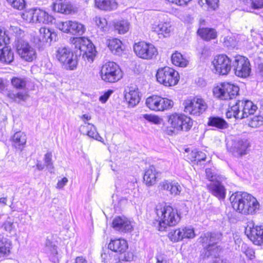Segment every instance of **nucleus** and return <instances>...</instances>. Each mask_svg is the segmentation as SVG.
<instances>
[{"label":"nucleus","instance_id":"f257e3e1","mask_svg":"<svg viewBox=\"0 0 263 263\" xmlns=\"http://www.w3.org/2000/svg\"><path fill=\"white\" fill-rule=\"evenodd\" d=\"M230 200L233 208L242 214H254L259 208L257 199L246 192H237L231 195Z\"/></svg>","mask_w":263,"mask_h":263},{"label":"nucleus","instance_id":"f03ea898","mask_svg":"<svg viewBox=\"0 0 263 263\" xmlns=\"http://www.w3.org/2000/svg\"><path fill=\"white\" fill-rule=\"evenodd\" d=\"M155 213L159 222V230L164 231L167 226L176 225L180 220L177 211L172 206L159 203L155 207Z\"/></svg>","mask_w":263,"mask_h":263},{"label":"nucleus","instance_id":"7ed1b4c3","mask_svg":"<svg viewBox=\"0 0 263 263\" xmlns=\"http://www.w3.org/2000/svg\"><path fill=\"white\" fill-rule=\"evenodd\" d=\"M229 108L226 112L228 118L234 117L241 119L253 115L257 109V107L249 100H237L234 104L230 102Z\"/></svg>","mask_w":263,"mask_h":263},{"label":"nucleus","instance_id":"20e7f679","mask_svg":"<svg viewBox=\"0 0 263 263\" xmlns=\"http://www.w3.org/2000/svg\"><path fill=\"white\" fill-rule=\"evenodd\" d=\"M70 42L74 46L76 51L82 55L84 60L92 62L96 54L93 45L87 37H73L70 39Z\"/></svg>","mask_w":263,"mask_h":263},{"label":"nucleus","instance_id":"39448f33","mask_svg":"<svg viewBox=\"0 0 263 263\" xmlns=\"http://www.w3.org/2000/svg\"><path fill=\"white\" fill-rule=\"evenodd\" d=\"M222 236L220 232H207L200 236L199 239L200 242L205 245V256H216L219 251V248L216 244L221 239Z\"/></svg>","mask_w":263,"mask_h":263},{"label":"nucleus","instance_id":"423d86ee","mask_svg":"<svg viewBox=\"0 0 263 263\" xmlns=\"http://www.w3.org/2000/svg\"><path fill=\"white\" fill-rule=\"evenodd\" d=\"M102 80L107 83H115L122 78V71L118 65L114 62L104 64L100 71Z\"/></svg>","mask_w":263,"mask_h":263},{"label":"nucleus","instance_id":"0eeeda50","mask_svg":"<svg viewBox=\"0 0 263 263\" xmlns=\"http://www.w3.org/2000/svg\"><path fill=\"white\" fill-rule=\"evenodd\" d=\"M55 57L64 69L73 70L77 68V55H74L69 48L66 47H59L56 51Z\"/></svg>","mask_w":263,"mask_h":263},{"label":"nucleus","instance_id":"6e6552de","mask_svg":"<svg viewBox=\"0 0 263 263\" xmlns=\"http://www.w3.org/2000/svg\"><path fill=\"white\" fill-rule=\"evenodd\" d=\"M157 81L165 86H174L179 80V74L174 69L166 66L160 68L156 73Z\"/></svg>","mask_w":263,"mask_h":263},{"label":"nucleus","instance_id":"1a4fd4ad","mask_svg":"<svg viewBox=\"0 0 263 263\" xmlns=\"http://www.w3.org/2000/svg\"><path fill=\"white\" fill-rule=\"evenodd\" d=\"M183 104L185 112L196 116L202 114L208 108L205 101L199 96L185 100Z\"/></svg>","mask_w":263,"mask_h":263},{"label":"nucleus","instance_id":"9d476101","mask_svg":"<svg viewBox=\"0 0 263 263\" xmlns=\"http://www.w3.org/2000/svg\"><path fill=\"white\" fill-rule=\"evenodd\" d=\"M239 90L237 86L224 82L214 88L213 93L221 100H232L238 94Z\"/></svg>","mask_w":263,"mask_h":263},{"label":"nucleus","instance_id":"9b49d317","mask_svg":"<svg viewBox=\"0 0 263 263\" xmlns=\"http://www.w3.org/2000/svg\"><path fill=\"white\" fill-rule=\"evenodd\" d=\"M15 46L17 54L24 61L30 62L36 58L35 48L27 41L18 39Z\"/></svg>","mask_w":263,"mask_h":263},{"label":"nucleus","instance_id":"f8f14e48","mask_svg":"<svg viewBox=\"0 0 263 263\" xmlns=\"http://www.w3.org/2000/svg\"><path fill=\"white\" fill-rule=\"evenodd\" d=\"M22 17L29 23H52L53 17L41 9L30 10L22 14Z\"/></svg>","mask_w":263,"mask_h":263},{"label":"nucleus","instance_id":"ddd939ff","mask_svg":"<svg viewBox=\"0 0 263 263\" xmlns=\"http://www.w3.org/2000/svg\"><path fill=\"white\" fill-rule=\"evenodd\" d=\"M146 105L151 110L164 111L171 108L174 105V103L172 100L168 99L158 96H153L147 98Z\"/></svg>","mask_w":263,"mask_h":263},{"label":"nucleus","instance_id":"4468645a","mask_svg":"<svg viewBox=\"0 0 263 263\" xmlns=\"http://www.w3.org/2000/svg\"><path fill=\"white\" fill-rule=\"evenodd\" d=\"M233 67L235 74L240 78H247L251 73L250 63L249 60L243 56L238 55L234 58Z\"/></svg>","mask_w":263,"mask_h":263},{"label":"nucleus","instance_id":"2eb2a0df","mask_svg":"<svg viewBox=\"0 0 263 263\" xmlns=\"http://www.w3.org/2000/svg\"><path fill=\"white\" fill-rule=\"evenodd\" d=\"M56 26L62 31L74 35H82L86 30L83 24L73 21L58 22Z\"/></svg>","mask_w":263,"mask_h":263},{"label":"nucleus","instance_id":"dca6fc26","mask_svg":"<svg viewBox=\"0 0 263 263\" xmlns=\"http://www.w3.org/2000/svg\"><path fill=\"white\" fill-rule=\"evenodd\" d=\"M134 50L137 56L146 60L153 59L158 54L157 50L153 45L144 42L135 44Z\"/></svg>","mask_w":263,"mask_h":263},{"label":"nucleus","instance_id":"f3484780","mask_svg":"<svg viewBox=\"0 0 263 263\" xmlns=\"http://www.w3.org/2000/svg\"><path fill=\"white\" fill-rule=\"evenodd\" d=\"M215 73L219 74H227L231 70L233 65L232 60L224 54L216 56L212 61Z\"/></svg>","mask_w":263,"mask_h":263},{"label":"nucleus","instance_id":"a211bd4d","mask_svg":"<svg viewBox=\"0 0 263 263\" xmlns=\"http://www.w3.org/2000/svg\"><path fill=\"white\" fill-rule=\"evenodd\" d=\"M112 224L114 229L122 233L130 232L134 229L132 222L124 216L115 217Z\"/></svg>","mask_w":263,"mask_h":263},{"label":"nucleus","instance_id":"6ab92c4d","mask_svg":"<svg viewBox=\"0 0 263 263\" xmlns=\"http://www.w3.org/2000/svg\"><path fill=\"white\" fill-rule=\"evenodd\" d=\"M206 186L209 192L219 200L225 199L226 189L219 179L207 184Z\"/></svg>","mask_w":263,"mask_h":263},{"label":"nucleus","instance_id":"aec40b11","mask_svg":"<svg viewBox=\"0 0 263 263\" xmlns=\"http://www.w3.org/2000/svg\"><path fill=\"white\" fill-rule=\"evenodd\" d=\"M250 143L247 139H238L233 142L230 152L236 157H240L247 154V148Z\"/></svg>","mask_w":263,"mask_h":263},{"label":"nucleus","instance_id":"412c9836","mask_svg":"<svg viewBox=\"0 0 263 263\" xmlns=\"http://www.w3.org/2000/svg\"><path fill=\"white\" fill-rule=\"evenodd\" d=\"M124 97L129 105L135 106L140 101L138 89L135 87H128L124 91Z\"/></svg>","mask_w":263,"mask_h":263},{"label":"nucleus","instance_id":"4be33fe9","mask_svg":"<svg viewBox=\"0 0 263 263\" xmlns=\"http://www.w3.org/2000/svg\"><path fill=\"white\" fill-rule=\"evenodd\" d=\"M123 194L127 199L132 200L139 196V190L136 184V181L133 179L127 182L124 186Z\"/></svg>","mask_w":263,"mask_h":263},{"label":"nucleus","instance_id":"5701e85b","mask_svg":"<svg viewBox=\"0 0 263 263\" xmlns=\"http://www.w3.org/2000/svg\"><path fill=\"white\" fill-rule=\"evenodd\" d=\"M52 10L57 12L69 14L71 12V6L67 0H53Z\"/></svg>","mask_w":263,"mask_h":263},{"label":"nucleus","instance_id":"b1692460","mask_svg":"<svg viewBox=\"0 0 263 263\" xmlns=\"http://www.w3.org/2000/svg\"><path fill=\"white\" fill-rule=\"evenodd\" d=\"M108 249L115 252L123 253L128 248L126 241L123 239L111 240L108 246Z\"/></svg>","mask_w":263,"mask_h":263},{"label":"nucleus","instance_id":"393cba45","mask_svg":"<svg viewBox=\"0 0 263 263\" xmlns=\"http://www.w3.org/2000/svg\"><path fill=\"white\" fill-rule=\"evenodd\" d=\"M80 131L86 134L89 137L92 138L97 140L101 141L102 138L99 135L96 130V128L93 124L84 121V124L80 127Z\"/></svg>","mask_w":263,"mask_h":263},{"label":"nucleus","instance_id":"a878e982","mask_svg":"<svg viewBox=\"0 0 263 263\" xmlns=\"http://www.w3.org/2000/svg\"><path fill=\"white\" fill-rule=\"evenodd\" d=\"M158 172L153 165L150 166L145 170L143 180L147 186H150L156 182Z\"/></svg>","mask_w":263,"mask_h":263},{"label":"nucleus","instance_id":"bb28decb","mask_svg":"<svg viewBox=\"0 0 263 263\" xmlns=\"http://www.w3.org/2000/svg\"><path fill=\"white\" fill-rule=\"evenodd\" d=\"M243 7V10L253 12L254 10L263 8V0H240Z\"/></svg>","mask_w":263,"mask_h":263},{"label":"nucleus","instance_id":"cd10ccee","mask_svg":"<svg viewBox=\"0 0 263 263\" xmlns=\"http://www.w3.org/2000/svg\"><path fill=\"white\" fill-rule=\"evenodd\" d=\"M207 124L210 126L214 127L219 129H224L229 127L227 121L223 118L218 116L209 117Z\"/></svg>","mask_w":263,"mask_h":263},{"label":"nucleus","instance_id":"c85d7f7f","mask_svg":"<svg viewBox=\"0 0 263 263\" xmlns=\"http://www.w3.org/2000/svg\"><path fill=\"white\" fill-rule=\"evenodd\" d=\"M250 233L255 244L263 245V224L253 227L250 231Z\"/></svg>","mask_w":263,"mask_h":263},{"label":"nucleus","instance_id":"c756f323","mask_svg":"<svg viewBox=\"0 0 263 263\" xmlns=\"http://www.w3.org/2000/svg\"><path fill=\"white\" fill-rule=\"evenodd\" d=\"M12 145L19 150H22L26 143V136L21 132L15 133L12 138Z\"/></svg>","mask_w":263,"mask_h":263},{"label":"nucleus","instance_id":"7c9ffc66","mask_svg":"<svg viewBox=\"0 0 263 263\" xmlns=\"http://www.w3.org/2000/svg\"><path fill=\"white\" fill-rule=\"evenodd\" d=\"M169 186H172V187L170 188V194L172 195H176L180 192L179 190V185L177 182L175 181L164 180L161 181L159 185V189L163 191L168 190Z\"/></svg>","mask_w":263,"mask_h":263},{"label":"nucleus","instance_id":"2f4dec72","mask_svg":"<svg viewBox=\"0 0 263 263\" xmlns=\"http://www.w3.org/2000/svg\"><path fill=\"white\" fill-rule=\"evenodd\" d=\"M106 44L111 52L114 54L120 55L123 49L122 42L117 39L107 40Z\"/></svg>","mask_w":263,"mask_h":263},{"label":"nucleus","instance_id":"473e14b6","mask_svg":"<svg viewBox=\"0 0 263 263\" xmlns=\"http://www.w3.org/2000/svg\"><path fill=\"white\" fill-rule=\"evenodd\" d=\"M57 34L54 32H51L49 29L42 27L40 29L39 40L44 43H50L52 41H55Z\"/></svg>","mask_w":263,"mask_h":263},{"label":"nucleus","instance_id":"72a5a7b5","mask_svg":"<svg viewBox=\"0 0 263 263\" xmlns=\"http://www.w3.org/2000/svg\"><path fill=\"white\" fill-rule=\"evenodd\" d=\"M95 4L99 9L105 11L115 10L118 6L115 0H95Z\"/></svg>","mask_w":263,"mask_h":263},{"label":"nucleus","instance_id":"f704fd0d","mask_svg":"<svg viewBox=\"0 0 263 263\" xmlns=\"http://www.w3.org/2000/svg\"><path fill=\"white\" fill-rule=\"evenodd\" d=\"M5 95L12 101L17 102H20L21 101H25L29 98V95L26 91L14 93L12 90H7Z\"/></svg>","mask_w":263,"mask_h":263},{"label":"nucleus","instance_id":"c9c22d12","mask_svg":"<svg viewBox=\"0 0 263 263\" xmlns=\"http://www.w3.org/2000/svg\"><path fill=\"white\" fill-rule=\"evenodd\" d=\"M197 33L202 39L206 41L214 39L217 36L216 31L211 28H200L198 30Z\"/></svg>","mask_w":263,"mask_h":263},{"label":"nucleus","instance_id":"e433bc0d","mask_svg":"<svg viewBox=\"0 0 263 263\" xmlns=\"http://www.w3.org/2000/svg\"><path fill=\"white\" fill-rule=\"evenodd\" d=\"M14 59L13 53L8 47H4L0 50V61L2 62L10 63Z\"/></svg>","mask_w":263,"mask_h":263},{"label":"nucleus","instance_id":"4c0bfd02","mask_svg":"<svg viewBox=\"0 0 263 263\" xmlns=\"http://www.w3.org/2000/svg\"><path fill=\"white\" fill-rule=\"evenodd\" d=\"M10 241L6 238L0 240V257L8 256L10 252Z\"/></svg>","mask_w":263,"mask_h":263},{"label":"nucleus","instance_id":"58836bf2","mask_svg":"<svg viewBox=\"0 0 263 263\" xmlns=\"http://www.w3.org/2000/svg\"><path fill=\"white\" fill-rule=\"evenodd\" d=\"M129 24L126 20H119L114 22V27L120 34H124L129 29Z\"/></svg>","mask_w":263,"mask_h":263},{"label":"nucleus","instance_id":"ea45409f","mask_svg":"<svg viewBox=\"0 0 263 263\" xmlns=\"http://www.w3.org/2000/svg\"><path fill=\"white\" fill-rule=\"evenodd\" d=\"M168 123L171 127L179 130L181 128V115L177 113L172 114L170 116Z\"/></svg>","mask_w":263,"mask_h":263},{"label":"nucleus","instance_id":"a19ab883","mask_svg":"<svg viewBox=\"0 0 263 263\" xmlns=\"http://www.w3.org/2000/svg\"><path fill=\"white\" fill-rule=\"evenodd\" d=\"M171 31V26L168 23H161L156 28V31L159 34H163L164 36H167Z\"/></svg>","mask_w":263,"mask_h":263},{"label":"nucleus","instance_id":"79ce46f5","mask_svg":"<svg viewBox=\"0 0 263 263\" xmlns=\"http://www.w3.org/2000/svg\"><path fill=\"white\" fill-rule=\"evenodd\" d=\"M206 155L202 152H193L190 154V157L188 158L191 161L196 162L197 164L204 161L206 159Z\"/></svg>","mask_w":263,"mask_h":263},{"label":"nucleus","instance_id":"37998d69","mask_svg":"<svg viewBox=\"0 0 263 263\" xmlns=\"http://www.w3.org/2000/svg\"><path fill=\"white\" fill-rule=\"evenodd\" d=\"M25 78L13 77L11 79V84L13 87L17 89H24L26 86Z\"/></svg>","mask_w":263,"mask_h":263},{"label":"nucleus","instance_id":"c03bdc74","mask_svg":"<svg viewBox=\"0 0 263 263\" xmlns=\"http://www.w3.org/2000/svg\"><path fill=\"white\" fill-rule=\"evenodd\" d=\"M219 0H199V4L202 7L215 10L218 7Z\"/></svg>","mask_w":263,"mask_h":263},{"label":"nucleus","instance_id":"a18cd8bd","mask_svg":"<svg viewBox=\"0 0 263 263\" xmlns=\"http://www.w3.org/2000/svg\"><path fill=\"white\" fill-rule=\"evenodd\" d=\"M102 261L104 263H114L116 259L110 251L106 250L101 254Z\"/></svg>","mask_w":263,"mask_h":263},{"label":"nucleus","instance_id":"49530a36","mask_svg":"<svg viewBox=\"0 0 263 263\" xmlns=\"http://www.w3.org/2000/svg\"><path fill=\"white\" fill-rule=\"evenodd\" d=\"M193 126V120L186 116L182 115V130L188 131Z\"/></svg>","mask_w":263,"mask_h":263},{"label":"nucleus","instance_id":"de8ad7c7","mask_svg":"<svg viewBox=\"0 0 263 263\" xmlns=\"http://www.w3.org/2000/svg\"><path fill=\"white\" fill-rule=\"evenodd\" d=\"M44 160L45 164L48 170L50 173H52L54 166L52 161V153L51 152L47 153L44 156Z\"/></svg>","mask_w":263,"mask_h":263},{"label":"nucleus","instance_id":"09e8293b","mask_svg":"<svg viewBox=\"0 0 263 263\" xmlns=\"http://www.w3.org/2000/svg\"><path fill=\"white\" fill-rule=\"evenodd\" d=\"M8 3L13 8L17 10H23L26 6L24 0H6Z\"/></svg>","mask_w":263,"mask_h":263},{"label":"nucleus","instance_id":"8fccbe9b","mask_svg":"<svg viewBox=\"0 0 263 263\" xmlns=\"http://www.w3.org/2000/svg\"><path fill=\"white\" fill-rule=\"evenodd\" d=\"M95 21L96 25L100 28L103 31H106L108 30L107 22L106 18L100 16H96L95 18Z\"/></svg>","mask_w":263,"mask_h":263},{"label":"nucleus","instance_id":"3c124183","mask_svg":"<svg viewBox=\"0 0 263 263\" xmlns=\"http://www.w3.org/2000/svg\"><path fill=\"white\" fill-rule=\"evenodd\" d=\"M2 228L7 232L11 233L15 229L14 222L10 218H8L3 223Z\"/></svg>","mask_w":263,"mask_h":263},{"label":"nucleus","instance_id":"603ef678","mask_svg":"<svg viewBox=\"0 0 263 263\" xmlns=\"http://www.w3.org/2000/svg\"><path fill=\"white\" fill-rule=\"evenodd\" d=\"M262 117L261 116L254 117L249 122L250 127L256 128L262 124Z\"/></svg>","mask_w":263,"mask_h":263},{"label":"nucleus","instance_id":"864d4df0","mask_svg":"<svg viewBox=\"0 0 263 263\" xmlns=\"http://www.w3.org/2000/svg\"><path fill=\"white\" fill-rule=\"evenodd\" d=\"M181 235V230L180 229H176L173 231H171L168 234V237L171 241L177 242L180 240Z\"/></svg>","mask_w":263,"mask_h":263},{"label":"nucleus","instance_id":"5fc2aeb1","mask_svg":"<svg viewBox=\"0 0 263 263\" xmlns=\"http://www.w3.org/2000/svg\"><path fill=\"white\" fill-rule=\"evenodd\" d=\"M195 233L192 228H185L183 230V234H182V239L184 238H193L195 237Z\"/></svg>","mask_w":263,"mask_h":263},{"label":"nucleus","instance_id":"6e6d98bb","mask_svg":"<svg viewBox=\"0 0 263 263\" xmlns=\"http://www.w3.org/2000/svg\"><path fill=\"white\" fill-rule=\"evenodd\" d=\"M173 64L176 66H181V53L178 51L174 53L171 57Z\"/></svg>","mask_w":263,"mask_h":263},{"label":"nucleus","instance_id":"4d7b16f0","mask_svg":"<svg viewBox=\"0 0 263 263\" xmlns=\"http://www.w3.org/2000/svg\"><path fill=\"white\" fill-rule=\"evenodd\" d=\"M9 43V38L6 35L4 30L0 28V46L7 45Z\"/></svg>","mask_w":263,"mask_h":263},{"label":"nucleus","instance_id":"13d9d810","mask_svg":"<svg viewBox=\"0 0 263 263\" xmlns=\"http://www.w3.org/2000/svg\"><path fill=\"white\" fill-rule=\"evenodd\" d=\"M143 116L145 119L149 122H153L155 124H158L160 122V118L156 116L148 114H144Z\"/></svg>","mask_w":263,"mask_h":263},{"label":"nucleus","instance_id":"bf43d9fd","mask_svg":"<svg viewBox=\"0 0 263 263\" xmlns=\"http://www.w3.org/2000/svg\"><path fill=\"white\" fill-rule=\"evenodd\" d=\"M205 174L206 178L211 182L215 181L218 180V177L214 175L213 173L210 168H207L205 170Z\"/></svg>","mask_w":263,"mask_h":263},{"label":"nucleus","instance_id":"052dcab7","mask_svg":"<svg viewBox=\"0 0 263 263\" xmlns=\"http://www.w3.org/2000/svg\"><path fill=\"white\" fill-rule=\"evenodd\" d=\"M112 90H108L107 92H105L104 94L101 96L100 97V101L102 103H105L106 101L108 99L109 97L112 93Z\"/></svg>","mask_w":263,"mask_h":263},{"label":"nucleus","instance_id":"680f3d73","mask_svg":"<svg viewBox=\"0 0 263 263\" xmlns=\"http://www.w3.org/2000/svg\"><path fill=\"white\" fill-rule=\"evenodd\" d=\"M223 43L227 47H233L235 46L233 40L230 36L224 37Z\"/></svg>","mask_w":263,"mask_h":263},{"label":"nucleus","instance_id":"e2e57ef3","mask_svg":"<svg viewBox=\"0 0 263 263\" xmlns=\"http://www.w3.org/2000/svg\"><path fill=\"white\" fill-rule=\"evenodd\" d=\"M68 182V179L66 177L63 178L61 180H59L57 185V188L62 189Z\"/></svg>","mask_w":263,"mask_h":263},{"label":"nucleus","instance_id":"0e129e2a","mask_svg":"<svg viewBox=\"0 0 263 263\" xmlns=\"http://www.w3.org/2000/svg\"><path fill=\"white\" fill-rule=\"evenodd\" d=\"M245 254L250 259H252L254 257L255 252L253 249L248 248L245 251Z\"/></svg>","mask_w":263,"mask_h":263},{"label":"nucleus","instance_id":"69168bd1","mask_svg":"<svg viewBox=\"0 0 263 263\" xmlns=\"http://www.w3.org/2000/svg\"><path fill=\"white\" fill-rule=\"evenodd\" d=\"M73 263H87V260L82 256L76 257Z\"/></svg>","mask_w":263,"mask_h":263},{"label":"nucleus","instance_id":"338daca9","mask_svg":"<svg viewBox=\"0 0 263 263\" xmlns=\"http://www.w3.org/2000/svg\"><path fill=\"white\" fill-rule=\"evenodd\" d=\"M156 263H168L167 259L162 256H159L157 257Z\"/></svg>","mask_w":263,"mask_h":263},{"label":"nucleus","instance_id":"774afa93","mask_svg":"<svg viewBox=\"0 0 263 263\" xmlns=\"http://www.w3.org/2000/svg\"><path fill=\"white\" fill-rule=\"evenodd\" d=\"M57 254V251L55 249H54L53 252H52V257H50V259L52 260V261L54 262H56L58 260V257L56 256V255Z\"/></svg>","mask_w":263,"mask_h":263}]
</instances>
